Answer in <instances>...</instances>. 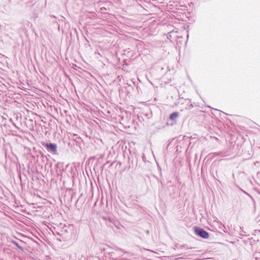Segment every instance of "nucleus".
Segmentation results:
<instances>
[{
  "mask_svg": "<svg viewBox=\"0 0 260 260\" xmlns=\"http://www.w3.org/2000/svg\"><path fill=\"white\" fill-rule=\"evenodd\" d=\"M42 145L46 149L48 152L52 153V154H57V146L56 144L42 142Z\"/></svg>",
  "mask_w": 260,
  "mask_h": 260,
  "instance_id": "nucleus-1",
  "label": "nucleus"
},
{
  "mask_svg": "<svg viewBox=\"0 0 260 260\" xmlns=\"http://www.w3.org/2000/svg\"><path fill=\"white\" fill-rule=\"evenodd\" d=\"M194 233L196 235L204 239H208L209 237L208 233L200 227L195 226Z\"/></svg>",
  "mask_w": 260,
  "mask_h": 260,
  "instance_id": "nucleus-2",
  "label": "nucleus"
},
{
  "mask_svg": "<svg viewBox=\"0 0 260 260\" xmlns=\"http://www.w3.org/2000/svg\"><path fill=\"white\" fill-rule=\"evenodd\" d=\"M186 103V107L185 109L186 110H191L193 107V106L192 104L191 103L190 101L189 100H185Z\"/></svg>",
  "mask_w": 260,
  "mask_h": 260,
  "instance_id": "nucleus-3",
  "label": "nucleus"
},
{
  "mask_svg": "<svg viewBox=\"0 0 260 260\" xmlns=\"http://www.w3.org/2000/svg\"><path fill=\"white\" fill-rule=\"evenodd\" d=\"M179 113L178 112H174L170 114V119L174 121L176 120V119L178 117Z\"/></svg>",
  "mask_w": 260,
  "mask_h": 260,
  "instance_id": "nucleus-4",
  "label": "nucleus"
},
{
  "mask_svg": "<svg viewBox=\"0 0 260 260\" xmlns=\"http://www.w3.org/2000/svg\"><path fill=\"white\" fill-rule=\"evenodd\" d=\"M110 257L114 260H119V258L115 256V252H109Z\"/></svg>",
  "mask_w": 260,
  "mask_h": 260,
  "instance_id": "nucleus-5",
  "label": "nucleus"
},
{
  "mask_svg": "<svg viewBox=\"0 0 260 260\" xmlns=\"http://www.w3.org/2000/svg\"><path fill=\"white\" fill-rule=\"evenodd\" d=\"M12 243L15 246H16L19 249L23 250V248L19 245V244L15 241H12Z\"/></svg>",
  "mask_w": 260,
  "mask_h": 260,
  "instance_id": "nucleus-6",
  "label": "nucleus"
},
{
  "mask_svg": "<svg viewBox=\"0 0 260 260\" xmlns=\"http://www.w3.org/2000/svg\"><path fill=\"white\" fill-rule=\"evenodd\" d=\"M106 224L109 226H112V219L110 218H109L108 221L106 222Z\"/></svg>",
  "mask_w": 260,
  "mask_h": 260,
  "instance_id": "nucleus-7",
  "label": "nucleus"
},
{
  "mask_svg": "<svg viewBox=\"0 0 260 260\" xmlns=\"http://www.w3.org/2000/svg\"><path fill=\"white\" fill-rule=\"evenodd\" d=\"M219 229L220 230H221V231H222L224 233H226V231H225V227L224 225H223V224H220L219 225Z\"/></svg>",
  "mask_w": 260,
  "mask_h": 260,
  "instance_id": "nucleus-8",
  "label": "nucleus"
},
{
  "mask_svg": "<svg viewBox=\"0 0 260 260\" xmlns=\"http://www.w3.org/2000/svg\"><path fill=\"white\" fill-rule=\"evenodd\" d=\"M126 85L127 86L126 87V88H131L132 87V86L129 83H126Z\"/></svg>",
  "mask_w": 260,
  "mask_h": 260,
  "instance_id": "nucleus-9",
  "label": "nucleus"
},
{
  "mask_svg": "<svg viewBox=\"0 0 260 260\" xmlns=\"http://www.w3.org/2000/svg\"><path fill=\"white\" fill-rule=\"evenodd\" d=\"M41 157H42V159H44V158H45L46 159H47V158H46V157H45V156H44V155H42L41 156Z\"/></svg>",
  "mask_w": 260,
  "mask_h": 260,
  "instance_id": "nucleus-10",
  "label": "nucleus"
},
{
  "mask_svg": "<svg viewBox=\"0 0 260 260\" xmlns=\"http://www.w3.org/2000/svg\"><path fill=\"white\" fill-rule=\"evenodd\" d=\"M258 254V253H257V254ZM255 258H256V259H257V254H255Z\"/></svg>",
  "mask_w": 260,
  "mask_h": 260,
  "instance_id": "nucleus-11",
  "label": "nucleus"
},
{
  "mask_svg": "<svg viewBox=\"0 0 260 260\" xmlns=\"http://www.w3.org/2000/svg\"><path fill=\"white\" fill-rule=\"evenodd\" d=\"M51 17H54V18H55V16L54 15H51Z\"/></svg>",
  "mask_w": 260,
  "mask_h": 260,
  "instance_id": "nucleus-12",
  "label": "nucleus"
}]
</instances>
